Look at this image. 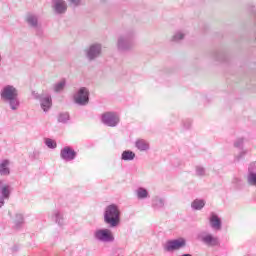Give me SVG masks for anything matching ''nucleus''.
<instances>
[{
  "label": "nucleus",
  "mask_w": 256,
  "mask_h": 256,
  "mask_svg": "<svg viewBox=\"0 0 256 256\" xmlns=\"http://www.w3.org/2000/svg\"><path fill=\"white\" fill-rule=\"evenodd\" d=\"M1 99L6 105H9L12 111H17L21 105L19 101V91L12 85H7L2 89Z\"/></svg>",
  "instance_id": "nucleus-1"
},
{
  "label": "nucleus",
  "mask_w": 256,
  "mask_h": 256,
  "mask_svg": "<svg viewBox=\"0 0 256 256\" xmlns=\"http://www.w3.org/2000/svg\"><path fill=\"white\" fill-rule=\"evenodd\" d=\"M104 223L111 229L119 227L121 223V210L117 204H110L104 210Z\"/></svg>",
  "instance_id": "nucleus-2"
},
{
  "label": "nucleus",
  "mask_w": 256,
  "mask_h": 256,
  "mask_svg": "<svg viewBox=\"0 0 256 256\" xmlns=\"http://www.w3.org/2000/svg\"><path fill=\"white\" fill-rule=\"evenodd\" d=\"M135 36L136 32L134 29L126 31L121 34L117 40L118 51H131L135 47Z\"/></svg>",
  "instance_id": "nucleus-3"
},
{
  "label": "nucleus",
  "mask_w": 256,
  "mask_h": 256,
  "mask_svg": "<svg viewBox=\"0 0 256 256\" xmlns=\"http://www.w3.org/2000/svg\"><path fill=\"white\" fill-rule=\"evenodd\" d=\"M198 239L203 243V245H206V247H219V245H221L219 237L207 230L200 232L198 234Z\"/></svg>",
  "instance_id": "nucleus-4"
},
{
  "label": "nucleus",
  "mask_w": 256,
  "mask_h": 256,
  "mask_svg": "<svg viewBox=\"0 0 256 256\" xmlns=\"http://www.w3.org/2000/svg\"><path fill=\"white\" fill-rule=\"evenodd\" d=\"M93 238L99 243H113L115 241L113 232L107 228L96 229L94 231Z\"/></svg>",
  "instance_id": "nucleus-5"
},
{
  "label": "nucleus",
  "mask_w": 256,
  "mask_h": 256,
  "mask_svg": "<svg viewBox=\"0 0 256 256\" xmlns=\"http://www.w3.org/2000/svg\"><path fill=\"white\" fill-rule=\"evenodd\" d=\"M74 103L76 105H80V107H85L89 103V89L86 87H81L75 94H74Z\"/></svg>",
  "instance_id": "nucleus-6"
},
{
  "label": "nucleus",
  "mask_w": 256,
  "mask_h": 256,
  "mask_svg": "<svg viewBox=\"0 0 256 256\" xmlns=\"http://www.w3.org/2000/svg\"><path fill=\"white\" fill-rule=\"evenodd\" d=\"M102 51L103 46L99 43H94L85 50L86 59H88V61H95V59L101 57Z\"/></svg>",
  "instance_id": "nucleus-7"
},
{
  "label": "nucleus",
  "mask_w": 256,
  "mask_h": 256,
  "mask_svg": "<svg viewBox=\"0 0 256 256\" xmlns=\"http://www.w3.org/2000/svg\"><path fill=\"white\" fill-rule=\"evenodd\" d=\"M187 246V240L185 238H178L174 240H168L164 245V250L168 253L173 251H179V249H183V247Z\"/></svg>",
  "instance_id": "nucleus-8"
},
{
  "label": "nucleus",
  "mask_w": 256,
  "mask_h": 256,
  "mask_svg": "<svg viewBox=\"0 0 256 256\" xmlns=\"http://www.w3.org/2000/svg\"><path fill=\"white\" fill-rule=\"evenodd\" d=\"M102 123L107 125V127H117L119 125V114L115 112H106L102 114Z\"/></svg>",
  "instance_id": "nucleus-9"
},
{
  "label": "nucleus",
  "mask_w": 256,
  "mask_h": 256,
  "mask_svg": "<svg viewBox=\"0 0 256 256\" xmlns=\"http://www.w3.org/2000/svg\"><path fill=\"white\" fill-rule=\"evenodd\" d=\"M32 95L34 99L40 101L41 109H43L45 113H47V111L51 109V105H53V100L51 99V96L39 94L37 92H33Z\"/></svg>",
  "instance_id": "nucleus-10"
},
{
  "label": "nucleus",
  "mask_w": 256,
  "mask_h": 256,
  "mask_svg": "<svg viewBox=\"0 0 256 256\" xmlns=\"http://www.w3.org/2000/svg\"><path fill=\"white\" fill-rule=\"evenodd\" d=\"M246 182L249 187H255L256 189V161L250 163L248 166Z\"/></svg>",
  "instance_id": "nucleus-11"
},
{
  "label": "nucleus",
  "mask_w": 256,
  "mask_h": 256,
  "mask_svg": "<svg viewBox=\"0 0 256 256\" xmlns=\"http://www.w3.org/2000/svg\"><path fill=\"white\" fill-rule=\"evenodd\" d=\"M209 225L213 231H221L223 229V221L215 212H211L208 218Z\"/></svg>",
  "instance_id": "nucleus-12"
},
{
  "label": "nucleus",
  "mask_w": 256,
  "mask_h": 256,
  "mask_svg": "<svg viewBox=\"0 0 256 256\" xmlns=\"http://www.w3.org/2000/svg\"><path fill=\"white\" fill-rule=\"evenodd\" d=\"M60 157L63 161L69 162L74 161L77 157V152L71 148V146H66L61 149L60 151Z\"/></svg>",
  "instance_id": "nucleus-13"
},
{
  "label": "nucleus",
  "mask_w": 256,
  "mask_h": 256,
  "mask_svg": "<svg viewBox=\"0 0 256 256\" xmlns=\"http://www.w3.org/2000/svg\"><path fill=\"white\" fill-rule=\"evenodd\" d=\"M52 9L55 15H65L67 13V2L65 0H52Z\"/></svg>",
  "instance_id": "nucleus-14"
},
{
  "label": "nucleus",
  "mask_w": 256,
  "mask_h": 256,
  "mask_svg": "<svg viewBox=\"0 0 256 256\" xmlns=\"http://www.w3.org/2000/svg\"><path fill=\"white\" fill-rule=\"evenodd\" d=\"M12 191H13V187H11V185L3 181H0V196L8 200L11 197Z\"/></svg>",
  "instance_id": "nucleus-15"
},
{
  "label": "nucleus",
  "mask_w": 256,
  "mask_h": 256,
  "mask_svg": "<svg viewBox=\"0 0 256 256\" xmlns=\"http://www.w3.org/2000/svg\"><path fill=\"white\" fill-rule=\"evenodd\" d=\"M151 207L154 211H162V209H165V199L160 196H154Z\"/></svg>",
  "instance_id": "nucleus-16"
},
{
  "label": "nucleus",
  "mask_w": 256,
  "mask_h": 256,
  "mask_svg": "<svg viewBox=\"0 0 256 256\" xmlns=\"http://www.w3.org/2000/svg\"><path fill=\"white\" fill-rule=\"evenodd\" d=\"M26 22L32 29L39 30V16L35 14H28L26 16Z\"/></svg>",
  "instance_id": "nucleus-17"
},
{
  "label": "nucleus",
  "mask_w": 256,
  "mask_h": 256,
  "mask_svg": "<svg viewBox=\"0 0 256 256\" xmlns=\"http://www.w3.org/2000/svg\"><path fill=\"white\" fill-rule=\"evenodd\" d=\"M9 165H10L9 160L0 161V175L2 177H7V175H10L11 170L9 169Z\"/></svg>",
  "instance_id": "nucleus-18"
},
{
  "label": "nucleus",
  "mask_w": 256,
  "mask_h": 256,
  "mask_svg": "<svg viewBox=\"0 0 256 256\" xmlns=\"http://www.w3.org/2000/svg\"><path fill=\"white\" fill-rule=\"evenodd\" d=\"M135 195L138 200L143 201L145 199H149V190L143 187H139L135 191Z\"/></svg>",
  "instance_id": "nucleus-19"
},
{
  "label": "nucleus",
  "mask_w": 256,
  "mask_h": 256,
  "mask_svg": "<svg viewBox=\"0 0 256 256\" xmlns=\"http://www.w3.org/2000/svg\"><path fill=\"white\" fill-rule=\"evenodd\" d=\"M54 217V221L59 225V227H63L65 225V218H63V212L60 210H54L52 213Z\"/></svg>",
  "instance_id": "nucleus-20"
},
{
  "label": "nucleus",
  "mask_w": 256,
  "mask_h": 256,
  "mask_svg": "<svg viewBox=\"0 0 256 256\" xmlns=\"http://www.w3.org/2000/svg\"><path fill=\"white\" fill-rule=\"evenodd\" d=\"M135 147L138 149V151H149L150 145L147 142V140L144 139H138L135 142Z\"/></svg>",
  "instance_id": "nucleus-21"
},
{
  "label": "nucleus",
  "mask_w": 256,
  "mask_h": 256,
  "mask_svg": "<svg viewBox=\"0 0 256 256\" xmlns=\"http://www.w3.org/2000/svg\"><path fill=\"white\" fill-rule=\"evenodd\" d=\"M205 205H206V202L204 199H195L191 203V208L193 209V211H201V209H203Z\"/></svg>",
  "instance_id": "nucleus-22"
},
{
  "label": "nucleus",
  "mask_w": 256,
  "mask_h": 256,
  "mask_svg": "<svg viewBox=\"0 0 256 256\" xmlns=\"http://www.w3.org/2000/svg\"><path fill=\"white\" fill-rule=\"evenodd\" d=\"M122 161H133L135 159V152L131 150H125L121 154Z\"/></svg>",
  "instance_id": "nucleus-23"
},
{
  "label": "nucleus",
  "mask_w": 256,
  "mask_h": 256,
  "mask_svg": "<svg viewBox=\"0 0 256 256\" xmlns=\"http://www.w3.org/2000/svg\"><path fill=\"white\" fill-rule=\"evenodd\" d=\"M195 175L196 177H207V169L201 165H197L195 167Z\"/></svg>",
  "instance_id": "nucleus-24"
},
{
  "label": "nucleus",
  "mask_w": 256,
  "mask_h": 256,
  "mask_svg": "<svg viewBox=\"0 0 256 256\" xmlns=\"http://www.w3.org/2000/svg\"><path fill=\"white\" fill-rule=\"evenodd\" d=\"M24 223V218L23 214H16L15 221H14V226L16 229H21L22 225Z\"/></svg>",
  "instance_id": "nucleus-25"
},
{
  "label": "nucleus",
  "mask_w": 256,
  "mask_h": 256,
  "mask_svg": "<svg viewBox=\"0 0 256 256\" xmlns=\"http://www.w3.org/2000/svg\"><path fill=\"white\" fill-rule=\"evenodd\" d=\"M232 185H234V187L236 189H241L243 187V179H241L240 177H233L232 178Z\"/></svg>",
  "instance_id": "nucleus-26"
},
{
  "label": "nucleus",
  "mask_w": 256,
  "mask_h": 256,
  "mask_svg": "<svg viewBox=\"0 0 256 256\" xmlns=\"http://www.w3.org/2000/svg\"><path fill=\"white\" fill-rule=\"evenodd\" d=\"M185 39V33L183 31H177L173 36H172V41L175 43Z\"/></svg>",
  "instance_id": "nucleus-27"
},
{
  "label": "nucleus",
  "mask_w": 256,
  "mask_h": 256,
  "mask_svg": "<svg viewBox=\"0 0 256 256\" xmlns=\"http://www.w3.org/2000/svg\"><path fill=\"white\" fill-rule=\"evenodd\" d=\"M66 82L65 80H61L60 82L54 84V91L55 93H61L63 89H65Z\"/></svg>",
  "instance_id": "nucleus-28"
},
{
  "label": "nucleus",
  "mask_w": 256,
  "mask_h": 256,
  "mask_svg": "<svg viewBox=\"0 0 256 256\" xmlns=\"http://www.w3.org/2000/svg\"><path fill=\"white\" fill-rule=\"evenodd\" d=\"M45 145L46 147H48L49 149H56L57 148V142H55V140L51 139V138H47L45 140Z\"/></svg>",
  "instance_id": "nucleus-29"
},
{
  "label": "nucleus",
  "mask_w": 256,
  "mask_h": 256,
  "mask_svg": "<svg viewBox=\"0 0 256 256\" xmlns=\"http://www.w3.org/2000/svg\"><path fill=\"white\" fill-rule=\"evenodd\" d=\"M59 123H67L69 121V113H61L58 116Z\"/></svg>",
  "instance_id": "nucleus-30"
},
{
  "label": "nucleus",
  "mask_w": 256,
  "mask_h": 256,
  "mask_svg": "<svg viewBox=\"0 0 256 256\" xmlns=\"http://www.w3.org/2000/svg\"><path fill=\"white\" fill-rule=\"evenodd\" d=\"M243 143H244L243 138H238L234 142V147H236L237 149H243Z\"/></svg>",
  "instance_id": "nucleus-31"
},
{
  "label": "nucleus",
  "mask_w": 256,
  "mask_h": 256,
  "mask_svg": "<svg viewBox=\"0 0 256 256\" xmlns=\"http://www.w3.org/2000/svg\"><path fill=\"white\" fill-rule=\"evenodd\" d=\"M245 155H247V151L242 150L238 155L235 156V160L241 161V159H243V157H245Z\"/></svg>",
  "instance_id": "nucleus-32"
},
{
  "label": "nucleus",
  "mask_w": 256,
  "mask_h": 256,
  "mask_svg": "<svg viewBox=\"0 0 256 256\" xmlns=\"http://www.w3.org/2000/svg\"><path fill=\"white\" fill-rule=\"evenodd\" d=\"M69 1V3L71 4V5H73L74 7H79V5H81V1L82 0H68Z\"/></svg>",
  "instance_id": "nucleus-33"
},
{
  "label": "nucleus",
  "mask_w": 256,
  "mask_h": 256,
  "mask_svg": "<svg viewBox=\"0 0 256 256\" xmlns=\"http://www.w3.org/2000/svg\"><path fill=\"white\" fill-rule=\"evenodd\" d=\"M214 59H215L216 61H223V54H221V53H216V54L214 55Z\"/></svg>",
  "instance_id": "nucleus-34"
},
{
  "label": "nucleus",
  "mask_w": 256,
  "mask_h": 256,
  "mask_svg": "<svg viewBox=\"0 0 256 256\" xmlns=\"http://www.w3.org/2000/svg\"><path fill=\"white\" fill-rule=\"evenodd\" d=\"M5 199L6 198H3V196H0V209L5 205Z\"/></svg>",
  "instance_id": "nucleus-35"
},
{
  "label": "nucleus",
  "mask_w": 256,
  "mask_h": 256,
  "mask_svg": "<svg viewBox=\"0 0 256 256\" xmlns=\"http://www.w3.org/2000/svg\"><path fill=\"white\" fill-rule=\"evenodd\" d=\"M190 127H191V122H188L187 125H184L185 129H190Z\"/></svg>",
  "instance_id": "nucleus-36"
}]
</instances>
